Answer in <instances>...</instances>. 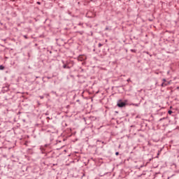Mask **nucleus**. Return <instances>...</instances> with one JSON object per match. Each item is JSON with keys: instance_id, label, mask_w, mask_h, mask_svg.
I'll return each instance as SVG.
<instances>
[{"instance_id": "obj_1", "label": "nucleus", "mask_w": 179, "mask_h": 179, "mask_svg": "<svg viewBox=\"0 0 179 179\" xmlns=\"http://www.w3.org/2000/svg\"><path fill=\"white\" fill-rule=\"evenodd\" d=\"M125 106H127V103H125V102H118L117 103V107L122 108V107H125Z\"/></svg>"}, {"instance_id": "obj_2", "label": "nucleus", "mask_w": 179, "mask_h": 179, "mask_svg": "<svg viewBox=\"0 0 179 179\" xmlns=\"http://www.w3.org/2000/svg\"><path fill=\"white\" fill-rule=\"evenodd\" d=\"M169 83H162V87H166V86H167V85H169Z\"/></svg>"}, {"instance_id": "obj_3", "label": "nucleus", "mask_w": 179, "mask_h": 179, "mask_svg": "<svg viewBox=\"0 0 179 179\" xmlns=\"http://www.w3.org/2000/svg\"><path fill=\"white\" fill-rule=\"evenodd\" d=\"M78 61H83V59H85V58H83V56L80 55L78 57Z\"/></svg>"}, {"instance_id": "obj_4", "label": "nucleus", "mask_w": 179, "mask_h": 179, "mask_svg": "<svg viewBox=\"0 0 179 179\" xmlns=\"http://www.w3.org/2000/svg\"><path fill=\"white\" fill-rule=\"evenodd\" d=\"M5 69V66H3V65L0 66V71H3Z\"/></svg>"}, {"instance_id": "obj_5", "label": "nucleus", "mask_w": 179, "mask_h": 179, "mask_svg": "<svg viewBox=\"0 0 179 179\" xmlns=\"http://www.w3.org/2000/svg\"><path fill=\"white\" fill-rule=\"evenodd\" d=\"M168 114H170V115L173 114V111L169 110V111H168Z\"/></svg>"}, {"instance_id": "obj_6", "label": "nucleus", "mask_w": 179, "mask_h": 179, "mask_svg": "<svg viewBox=\"0 0 179 179\" xmlns=\"http://www.w3.org/2000/svg\"><path fill=\"white\" fill-rule=\"evenodd\" d=\"M98 47H103V44H101V43H99V45H98Z\"/></svg>"}, {"instance_id": "obj_7", "label": "nucleus", "mask_w": 179, "mask_h": 179, "mask_svg": "<svg viewBox=\"0 0 179 179\" xmlns=\"http://www.w3.org/2000/svg\"><path fill=\"white\" fill-rule=\"evenodd\" d=\"M118 155H120V152H115V155H116V156H118Z\"/></svg>"}, {"instance_id": "obj_8", "label": "nucleus", "mask_w": 179, "mask_h": 179, "mask_svg": "<svg viewBox=\"0 0 179 179\" xmlns=\"http://www.w3.org/2000/svg\"><path fill=\"white\" fill-rule=\"evenodd\" d=\"M63 68L65 69V68H66V64H64V65L63 66Z\"/></svg>"}, {"instance_id": "obj_9", "label": "nucleus", "mask_w": 179, "mask_h": 179, "mask_svg": "<svg viewBox=\"0 0 179 179\" xmlns=\"http://www.w3.org/2000/svg\"><path fill=\"white\" fill-rule=\"evenodd\" d=\"M162 80H163V83H166V82L165 78H164Z\"/></svg>"}, {"instance_id": "obj_10", "label": "nucleus", "mask_w": 179, "mask_h": 179, "mask_svg": "<svg viewBox=\"0 0 179 179\" xmlns=\"http://www.w3.org/2000/svg\"><path fill=\"white\" fill-rule=\"evenodd\" d=\"M39 97H40V99H44V96H40Z\"/></svg>"}, {"instance_id": "obj_11", "label": "nucleus", "mask_w": 179, "mask_h": 179, "mask_svg": "<svg viewBox=\"0 0 179 179\" xmlns=\"http://www.w3.org/2000/svg\"><path fill=\"white\" fill-rule=\"evenodd\" d=\"M38 5H41V3L40 1H37Z\"/></svg>"}, {"instance_id": "obj_12", "label": "nucleus", "mask_w": 179, "mask_h": 179, "mask_svg": "<svg viewBox=\"0 0 179 179\" xmlns=\"http://www.w3.org/2000/svg\"><path fill=\"white\" fill-rule=\"evenodd\" d=\"M80 34H83V31H80Z\"/></svg>"}, {"instance_id": "obj_13", "label": "nucleus", "mask_w": 179, "mask_h": 179, "mask_svg": "<svg viewBox=\"0 0 179 179\" xmlns=\"http://www.w3.org/2000/svg\"><path fill=\"white\" fill-rule=\"evenodd\" d=\"M24 38H27V36L24 35Z\"/></svg>"}, {"instance_id": "obj_14", "label": "nucleus", "mask_w": 179, "mask_h": 179, "mask_svg": "<svg viewBox=\"0 0 179 179\" xmlns=\"http://www.w3.org/2000/svg\"><path fill=\"white\" fill-rule=\"evenodd\" d=\"M160 155V152H158L157 155L159 156Z\"/></svg>"}, {"instance_id": "obj_15", "label": "nucleus", "mask_w": 179, "mask_h": 179, "mask_svg": "<svg viewBox=\"0 0 179 179\" xmlns=\"http://www.w3.org/2000/svg\"><path fill=\"white\" fill-rule=\"evenodd\" d=\"M177 89L178 90V89H179V87H178Z\"/></svg>"}]
</instances>
